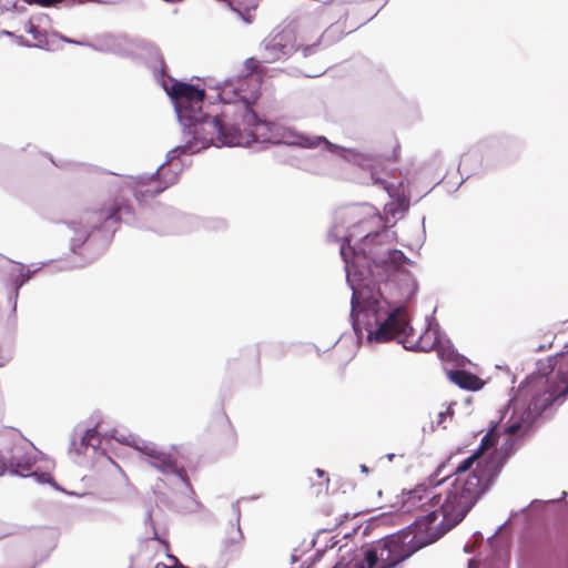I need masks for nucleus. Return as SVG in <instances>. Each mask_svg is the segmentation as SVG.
Listing matches in <instances>:
<instances>
[{
  "instance_id": "bb28decb",
  "label": "nucleus",
  "mask_w": 568,
  "mask_h": 568,
  "mask_svg": "<svg viewBox=\"0 0 568 568\" xmlns=\"http://www.w3.org/2000/svg\"><path fill=\"white\" fill-rule=\"evenodd\" d=\"M225 422H226L227 426L233 430L231 422H230V419L227 417H225Z\"/></svg>"
},
{
  "instance_id": "aec40b11",
  "label": "nucleus",
  "mask_w": 568,
  "mask_h": 568,
  "mask_svg": "<svg viewBox=\"0 0 568 568\" xmlns=\"http://www.w3.org/2000/svg\"><path fill=\"white\" fill-rule=\"evenodd\" d=\"M139 452L143 455L148 456L150 459H153L162 450L158 449L154 445L142 443V445L134 446Z\"/></svg>"
},
{
  "instance_id": "cd10ccee",
  "label": "nucleus",
  "mask_w": 568,
  "mask_h": 568,
  "mask_svg": "<svg viewBox=\"0 0 568 568\" xmlns=\"http://www.w3.org/2000/svg\"><path fill=\"white\" fill-rule=\"evenodd\" d=\"M362 469H363L364 471H367V467H366L365 465H363V466H362Z\"/></svg>"
},
{
  "instance_id": "6ab92c4d",
  "label": "nucleus",
  "mask_w": 568,
  "mask_h": 568,
  "mask_svg": "<svg viewBox=\"0 0 568 568\" xmlns=\"http://www.w3.org/2000/svg\"><path fill=\"white\" fill-rule=\"evenodd\" d=\"M81 444H82V446H85V447H89V446L97 447L98 445H100V438H99L98 430L94 428L88 429L82 437Z\"/></svg>"
},
{
  "instance_id": "412c9836",
  "label": "nucleus",
  "mask_w": 568,
  "mask_h": 568,
  "mask_svg": "<svg viewBox=\"0 0 568 568\" xmlns=\"http://www.w3.org/2000/svg\"><path fill=\"white\" fill-rule=\"evenodd\" d=\"M400 146L397 141L392 142V153L385 154V158L389 161L396 162L399 159Z\"/></svg>"
},
{
  "instance_id": "9d476101",
  "label": "nucleus",
  "mask_w": 568,
  "mask_h": 568,
  "mask_svg": "<svg viewBox=\"0 0 568 568\" xmlns=\"http://www.w3.org/2000/svg\"><path fill=\"white\" fill-rule=\"evenodd\" d=\"M567 395L568 385L561 392H556L550 386H546L539 393H536L532 396L529 403V408L536 413H541L547 407H549L555 400H557L560 397H566Z\"/></svg>"
},
{
  "instance_id": "f257e3e1",
  "label": "nucleus",
  "mask_w": 568,
  "mask_h": 568,
  "mask_svg": "<svg viewBox=\"0 0 568 568\" xmlns=\"http://www.w3.org/2000/svg\"><path fill=\"white\" fill-rule=\"evenodd\" d=\"M463 484L456 476L449 487L420 484L404 494L400 507L403 513H425L416 516L410 525L418 546L437 541L456 527L474 507L478 499Z\"/></svg>"
},
{
  "instance_id": "4468645a",
  "label": "nucleus",
  "mask_w": 568,
  "mask_h": 568,
  "mask_svg": "<svg viewBox=\"0 0 568 568\" xmlns=\"http://www.w3.org/2000/svg\"><path fill=\"white\" fill-rule=\"evenodd\" d=\"M150 465L163 474H174L178 471L176 460L171 454L164 452L150 459Z\"/></svg>"
},
{
  "instance_id": "ddd939ff",
  "label": "nucleus",
  "mask_w": 568,
  "mask_h": 568,
  "mask_svg": "<svg viewBox=\"0 0 568 568\" xmlns=\"http://www.w3.org/2000/svg\"><path fill=\"white\" fill-rule=\"evenodd\" d=\"M329 487V477L328 475L317 468L313 471V474L307 478V489L311 496L318 497L323 494H326Z\"/></svg>"
},
{
  "instance_id": "0eeeda50",
  "label": "nucleus",
  "mask_w": 568,
  "mask_h": 568,
  "mask_svg": "<svg viewBox=\"0 0 568 568\" xmlns=\"http://www.w3.org/2000/svg\"><path fill=\"white\" fill-rule=\"evenodd\" d=\"M164 90L174 102L181 122L196 119L203 110L205 91L196 85L172 80L171 85L164 83Z\"/></svg>"
},
{
  "instance_id": "20e7f679",
  "label": "nucleus",
  "mask_w": 568,
  "mask_h": 568,
  "mask_svg": "<svg viewBox=\"0 0 568 568\" xmlns=\"http://www.w3.org/2000/svg\"><path fill=\"white\" fill-rule=\"evenodd\" d=\"M229 112L222 111L221 114L211 116L203 111L196 119L182 122L189 128V133L193 138V146L197 150L215 146H233L243 142L241 130L235 123H229Z\"/></svg>"
},
{
  "instance_id": "f8f14e48",
  "label": "nucleus",
  "mask_w": 568,
  "mask_h": 568,
  "mask_svg": "<svg viewBox=\"0 0 568 568\" xmlns=\"http://www.w3.org/2000/svg\"><path fill=\"white\" fill-rule=\"evenodd\" d=\"M242 532L239 528H231L230 536L220 544V552L226 560L241 551Z\"/></svg>"
},
{
  "instance_id": "a211bd4d",
  "label": "nucleus",
  "mask_w": 568,
  "mask_h": 568,
  "mask_svg": "<svg viewBox=\"0 0 568 568\" xmlns=\"http://www.w3.org/2000/svg\"><path fill=\"white\" fill-rule=\"evenodd\" d=\"M244 69L246 71L245 75H248V77L261 75L262 77L261 62L257 59H254V58L246 59L244 62Z\"/></svg>"
},
{
  "instance_id": "4be33fe9",
  "label": "nucleus",
  "mask_w": 568,
  "mask_h": 568,
  "mask_svg": "<svg viewBox=\"0 0 568 568\" xmlns=\"http://www.w3.org/2000/svg\"><path fill=\"white\" fill-rule=\"evenodd\" d=\"M354 254L353 248L347 244H343L341 247V255L345 263L348 265L351 256Z\"/></svg>"
},
{
  "instance_id": "39448f33",
  "label": "nucleus",
  "mask_w": 568,
  "mask_h": 568,
  "mask_svg": "<svg viewBox=\"0 0 568 568\" xmlns=\"http://www.w3.org/2000/svg\"><path fill=\"white\" fill-rule=\"evenodd\" d=\"M261 85V75H244L234 81L225 82L219 93L221 102L236 105L239 111L242 112V122L247 128L256 126L261 122L252 109V105L260 98Z\"/></svg>"
},
{
  "instance_id": "dca6fc26",
  "label": "nucleus",
  "mask_w": 568,
  "mask_h": 568,
  "mask_svg": "<svg viewBox=\"0 0 568 568\" xmlns=\"http://www.w3.org/2000/svg\"><path fill=\"white\" fill-rule=\"evenodd\" d=\"M529 429V423L523 417H511L507 422L505 432L508 435H523Z\"/></svg>"
},
{
  "instance_id": "f3484780",
  "label": "nucleus",
  "mask_w": 568,
  "mask_h": 568,
  "mask_svg": "<svg viewBox=\"0 0 568 568\" xmlns=\"http://www.w3.org/2000/svg\"><path fill=\"white\" fill-rule=\"evenodd\" d=\"M454 416V408L452 405H449L445 410L438 412L437 419L432 422V429L436 428H446L447 427V419L452 420Z\"/></svg>"
},
{
  "instance_id": "7ed1b4c3",
  "label": "nucleus",
  "mask_w": 568,
  "mask_h": 568,
  "mask_svg": "<svg viewBox=\"0 0 568 568\" xmlns=\"http://www.w3.org/2000/svg\"><path fill=\"white\" fill-rule=\"evenodd\" d=\"M496 442V434L493 430L487 433L481 438L480 446L469 457L460 462L454 471V475L471 490L477 499L500 470V464L497 459L485 456V452L493 447Z\"/></svg>"
},
{
  "instance_id": "6e6552de",
  "label": "nucleus",
  "mask_w": 568,
  "mask_h": 568,
  "mask_svg": "<svg viewBox=\"0 0 568 568\" xmlns=\"http://www.w3.org/2000/svg\"><path fill=\"white\" fill-rule=\"evenodd\" d=\"M100 222L114 221L119 223L122 221L123 215H132L133 207L122 195H115L105 201L102 206L97 211Z\"/></svg>"
},
{
  "instance_id": "f03ea898",
  "label": "nucleus",
  "mask_w": 568,
  "mask_h": 568,
  "mask_svg": "<svg viewBox=\"0 0 568 568\" xmlns=\"http://www.w3.org/2000/svg\"><path fill=\"white\" fill-rule=\"evenodd\" d=\"M351 315L354 325L364 328L368 339L377 343L396 339L407 349L422 352H429L438 344L435 331L426 328L416 333L408 324L406 312L402 307L390 310L379 291L353 288Z\"/></svg>"
},
{
  "instance_id": "a878e982",
  "label": "nucleus",
  "mask_w": 568,
  "mask_h": 568,
  "mask_svg": "<svg viewBox=\"0 0 568 568\" xmlns=\"http://www.w3.org/2000/svg\"><path fill=\"white\" fill-rule=\"evenodd\" d=\"M317 47H318V44H316V43H314V44H312V45H310V47H304V48H303V53H304V55H306L310 51H312L313 49H315V48H317Z\"/></svg>"
},
{
  "instance_id": "b1692460",
  "label": "nucleus",
  "mask_w": 568,
  "mask_h": 568,
  "mask_svg": "<svg viewBox=\"0 0 568 568\" xmlns=\"http://www.w3.org/2000/svg\"><path fill=\"white\" fill-rule=\"evenodd\" d=\"M7 469H8L7 460L0 454V476L3 475Z\"/></svg>"
},
{
  "instance_id": "1a4fd4ad",
  "label": "nucleus",
  "mask_w": 568,
  "mask_h": 568,
  "mask_svg": "<svg viewBox=\"0 0 568 568\" xmlns=\"http://www.w3.org/2000/svg\"><path fill=\"white\" fill-rule=\"evenodd\" d=\"M178 181V173L171 170L170 164L160 166L154 176L149 180L148 187L140 191L142 195L155 196Z\"/></svg>"
},
{
  "instance_id": "9b49d317",
  "label": "nucleus",
  "mask_w": 568,
  "mask_h": 568,
  "mask_svg": "<svg viewBox=\"0 0 568 568\" xmlns=\"http://www.w3.org/2000/svg\"><path fill=\"white\" fill-rule=\"evenodd\" d=\"M448 376L454 384L466 390H479L484 386L477 375L464 369L450 371Z\"/></svg>"
},
{
  "instance_id": "5701e85b",
  "label": "nucleus",
  "mask_w": 568,
  "mask_h": 568,
  "mask_svg": "<svg viewBox=\"0 0 568 568\" xmlns=\"http://www.w3.org/2000/svg\"><path fill=\"white\" fill-rule=\"evenodd\" d=\"M27 3H34V4H39L41 7H51L55 3H59L61 2L62 0H24Z\"/></svg>"
},
{
  "instance_id": "423d86ee",
  "label": "nucleus",
  "mask_w": 568,
  "mask_h": 568,
  "mask_svg": "<svg viewBox=\"0 0 568 568\" xmlns=\"http://www.w3.org/2000/svg\"><path fill=\"white\" fill-rule=\"evenodd\" d=\"M409 542L414 545L408 547L405 537L400 535L387 536L373 544L365 551L364 559L358 568H393L423 547L418 546L414 536Z\"/></svg>"
},
{
  "instance_id": "2eb2a0df",
  "label": "nucleus",
  "mask_w": 568,
  "mask_h": 568,
  "mask_svg": "<svg viewBox=\"0 0 568 568\" xmlns=\"http://www.w3.org/2000/svg\"><path fill=\"white\" fill-rule=\"evenodd\" d=\"M8 469L12 474L20 475L23 477L36 475L33 471V462L27 457H11L9 462H7Z\"/></svg>"
},
{
  "instance_id": "393cba45",
  "label": "nucleus",
  "mask_w": 568,
  "mask_h": 568,
  "mask_svg": "<svg viewBox=\"0 0 568 568\" xmlns=\"http://www.w3.org/2000/svg\"><path fill=\"white\" fill-rule=\"evenodd\" d=\"M152 539L158 540L159 542H161L162 545H164L166 550L169 549V544H168L165 540L161 539V538L158 536V532H156V530H155V529H154V532H153Z\"/></svg>"
}]
</instances>
